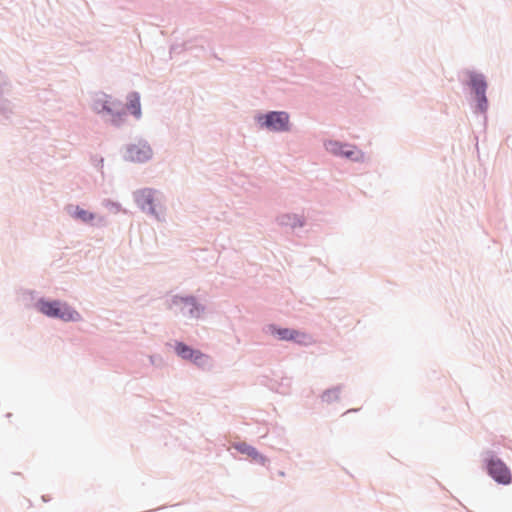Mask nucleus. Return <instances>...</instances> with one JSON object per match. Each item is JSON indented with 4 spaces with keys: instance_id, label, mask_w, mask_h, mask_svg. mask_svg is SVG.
I'll return each mask as SVG.
<instances>
[{
    "instance_id": "1",
    "label": "nucleus",
    "mask_w": 512,
    "mask_h": 512,
    "mask_svg": "<svg viewBox=\"0 0 512 512\" xmlns=\"http://www.w3.org/2000/svg\"><path fill=\"white\" fill-rule=\"evenodd\" d=\"M38 308L40 312L48 317L59 318L64 321H77L80 315L66 303L59 301H39Z\"/></svg>"
},
{
    "instance_id": "2",
    "label": "nucleus",
    "mask_w": 512,
    "mask_h": 512,
    "mask_svg": "<svg viewBox=\"0 0 512 512\" xmlns=\"http://www.w3.org/2000/svg\"><path fill=\"white\" fill-rule=\"evenodd\" d=\"M489 475L498 483L507 485L511 482V473L506 464L498 458L491 457L487 460Z\"/></svg>"
},
{
    "instance_id": "3",
    "label": "nucleus",
    "mask_w": 512,
    "mask_h": 512,
    "mask_svg": "<svg viewBox=\"0 0 512 512\" xmlns=\"http://www.w3.org/2000/svg\"><path fill=\"white\" fill-rule=\"evenodd\" d=\"M171 308L176 315H182L188 318H194L200 315V309L193 298L174 297Z\"/></svg>"
},
{
    "instance_id": "4",
    "label": "nucleus",
    "mask_w": 512,
    "mask_h": 512,
    "mask_svg": "<svg viewBox=\"0 0 512 512\" xmlns=\"http://www.w3.org/2000/svg\"><path fill=\"white\" fill-rule=\"evenodd\" d=\"M470 85L476 94L478 107L481 111H485L487 109V98L485 96L487 83L484 77L479 74H471Z\"/></svg>"
},
{
    "instance_id": "5",
    "label": "nucleus",
    "mask_w": 512,
    "mask_h": 512,
    "mask_svg": "<svg viewBox=\"0 0 512 512\" xmlns=\"http://www.w3.org/2000/svg\"><path fill=\"white\" fill-rule=\"evenodd\" d=\"M175 351L182 359L193 361L197 365H204L207 360V356L202 352L194 350L182 342L176 343Z\"/></svg>"
},
{
    "instance_id": "6",
    "label": "nucleus",
    "mask_w": 512,
    "mask_h": 512,
    "mask_svg": "<svg viewBox=\"0 0 512 512\" xmlns=\"http://www.w3.org/2000/svg\"><path fill=\"white\" fill-rule=\"evenodd\" d=\"M264 125L273 131H286L289 125V115L285 112H271L265 116Z\"/></svg>"
},
{
    "instance_id": "7",
    "label": "nucleus",
    "mask_w": 512,
    "mask_h": 512,
    "mask_svg": "<svg viewBox=\"0 0 512 512\" xmlns=\"http://www.w3.org/2000/svg\"><path fill=\"white\" fill-rule=\"evenodd\" d=\"M152 151L149 145L138 143L130 145L126 152V158L133 162H145L151 158Z\"/></svg>"
},
{
    "instance_id": "8",
    "label": "nucleus",
    "mask_w": 512,
    "mask_h": 512,
    "mask_svg": "<svg viewBox=\"0 0 512 512\" xmlns=\"http://www.w3.org/2000/svg\"><path fill=\"white\" fill-rule=\"evenodd\" d=\"M273 333L277 334L281 340L295 341L304 345L311 342V337L308 334L294 329L279 328L274 329Z\"/></svg>"
},
{
    "instance_id": "9",
    "label": "nucleus",
    "mask_w": 512,
    "mask_h": 512,
    "mask_svg": "<svg viewBox=\"0 0 512 512\" xmlns=\"http://www.w3.org/2000/svg\"><path fill=\"white\" fill-rule=\"evenodd\" d=\"M94 110L98 113L107 112L113 113L117 111L119 103L112 100L110 96L100 95L94 100Z\"/></svg>"
},
{
    "instance_id": "10",
    "label": "nucleus",
    "mask_w": 512,
    "mask_h": 512,
    "mask_svg": "<svg viewBox=\"0 0 512 512\" xmlns=\"http://www.w3.org/2000/svg\"><path fill=\"white\" fill-rule=\"evenodd\" d=\"M326 149L335 154V155H343L347 158H353L358 152L355 150V147L343 145L337 141H328L326 144Z\"/></svg>"
},
{
    "instance_id": "11",
    "label": "nucleus",
    "mask_w": 512,
    "mask_h": 512,
    "mask_svg": "<svg viewBox=\"0 0 512 512\" xmlns=\"http://www.w3.org/2000/svg\"><path fill=\"white\" fill-rule=\"evenodd\" d=\"M234 448L242 454H246L252 460L260 462L264 464L266 462V458L261 455L256 448L246 444V443H238L234 445Z\"/></svg>"
},
{
    "instance_id": "12",
    "label": "nucleus",
    "mask_w": 512,
    "mask_h": 512,
    "mask_svg": "<svg viewBox=\"0 0 512 512\" xmlns=\"http://www.w3.org/2000/svg\"><path fill=\"white\" fill-rule=\"evenodd\" d=\"M154 192L149 189L142 190L138 195V203L143 209L148 207L151 212H154L153 208Z\"/></svg>"
},
{
    "instance_id": "13",
    "label": "nucleus",
    "mask_w": 512,
    "mask_h": 512,
    "mask_svg": "<svg viewBox=\"0 0 512 512\" xmlns=\"http://www.w3.org/2000/svg\"><path fill=\"white\" fill-rule=\"evenodd\" d=\"M128 110L136 117H140L141 115V106L139 97L136 94H133L129 97V101L127 104Z\"/></svg>"
},
{
    "instance_id": "14",
    "label": "nucleus",
    "mask_w": 512,
    "mask_h": 512,
    "mask_svg": "<svg viewBox=\"0 0 512 512\" xmlns=\"http://www.w3.org/2000/svg\"><path fill=\"white\" fill-rule=\"evenodd\" d=\"M75 217L83 222H90L94 219V215L91 212L86 211L80 207L76 208Z\"/></svg>"
}]
</instances>
